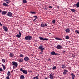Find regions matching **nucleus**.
<instances>
[{
    "label": "nucleus",
    "instance_id": "1",
    "mask_svg": "<svg viewBox=\"0 0 79 79\" xmlns=\"http://www.w3.org/2000/svg\"><path fill=\"white\" fill-rule=\"evenodd\" d=\"M32 36L30 35H28L25 37V39L26 40H32Z\"/></svg>",
    "mask_w": 79,
    "mask_h": 79
},
{
    "label": "nucleus",
    "instance_id": "2",
    "mask_svg": "<svg viewBox=\"0 0 79 79\" xmlns=\"http://www.w3.org/2000/svg\"><path fill=\"white\" fill-rule=\"evenodd\" d=\"M43 47H44V46L43 45H41V46H39L38 48V49L40 50L41 51V52L43 53V51L44 50V49H45L44 48H43Z\"/></svg>",
    "mask_w": 79,
    "mask_h": 79
},
{
    "label": "nucleus",
    "instance_id": "3",
    "mask_svg": "<svg viewBox=\"0 0 79 79\" xmlns=\"http://www.w3.org/2000/svg\"><path fill=\"white\" fill-rule=\"evenodd\" d=\"M9 76H11V73L10 71H8L7 73V76L6 77V79H10Z\"/></svg>",
    "mask_w": 79,
    "mask_h": 79
},
{
    "label": "nucleus",
    "instance_id": "4",
    "mask_svg": "<svg viewBox=\"0 0 79 79\" xmlns=\"http://www.w3.org/2000/svg\"><path fill=\"white\" fill-rule=\"evenodd\" d=\"M39 39L41 40H49L47 39V38H44L43 37H39Z\"/></svg>",
    "mask_w": 79,
    "mask_h": 79
},
{
    "label": "nucleus",
    "instance_id": "5",
    "mask_svg": "<svg viewBox=\"0 0 79 79\" xmlns=\"http://www.w3.org/2000/svg\"><path fill=\"white\" fill-rule=\"evenodd\" d=\"M12 63L13 66H15V67H18V63L17 62L13 61Z\"/></svg>",
    "mask_w": 79,
    "mask_h": 79
},
{
    "label": "nucleus",
    "instance_id": "6",
    "mask_svg": "<svg viewBox=\"0 0 79 79\" xmlns=\"http://www.w3.org/2000/svg\"><path fill=\"white\" fill-rule=\"evenodd\" d=\"M56 48L57 49H58V50H60V49H61L63 48V47L61 46L60 45H58L56 47Z\"/></svg>",
    "mask_w": 79,
    "mask_h": 79
},
{
    "label": "nucleus",
    "instance_id": "7",
    "mask_svg": "<svg viewBox=\"0 0 79 79\" xmlns=\"http://www.w3.org/2000/svg\"><path fill=\"white\" fill-rule=\"evenodd\" d=\"M2 27L3 28V29L5 32L8 31V27L5 26Z\"/></svg>",
    "mask_w": 79,
    "mask_h": 79
},
{
    "label": "nucleus",
    "instance_id": "8",
    "mask_svg": "<svg viewBox=\"0 0 79 79\" xmlns=\"http://www.w3.org/2000/svg\"><path fill=\"white\" fill-rule=\"evenodd\" d=\"M12 15L13 14H12V13L9 12L7 13V16H9V17H12Z\"/></svg>",
    "mask_w": 79,
    "mask_h": 79
},
{
    "label": "nucleus",
    "instance_id": "9",
    "mask_svg": "<svg viewBox=\"0 0 79 79\" xmlns=\"http://www.w3.org/2000/svg\"><path fill=\"white\" fill-rule=\"evenodd\" d=\"M29 60V58L27 56H25L24 58V60L26 61H28Z\"/></svg>",
    "mask_w": 79,
    "mask_h": 79
},
{
    "label": "nucleus",
    "instance_id": "10",
    "mask_svg": "<svg viewBox=\"0 0 79 79\" xmlns=\"http://www.w3.org/2000/svg\"><path fill=\"white\" fill-rule=\"evenodd\" d=\"M68 70H66V69H64V72L63 73V74H64V75H65L66 74V73H68Z\"/></svg>",
    "mask_w": 79,
    "mask_h": 79
},
{
    "label": "nucleus",
    "instance_id": "11",
    "mask_svg": "<svg viewBox=\"0 0 79 79\" xmlns=\"http://www.w3.org/2000/svg\"><path fill=\"white\" fill-rule=\"evenodd\" d=\"M14 54L12 53H10L9 54V56L10 57H11V58H13V56H14Z\"/></svg>",
    "mask_w": 79,
    "mask_h": 79
},
{
    "label": "nucleus",
    "instance_id": "12",
    "mask_svg": "<svg viewBox=\"0 0 79 79\" xmlns=\"http://www.w3.org/2000/svg\"><path fill=\"white\" fill-rule=\"evenodd\" d=\"M50 53L52 55H56V53H55V52L54 51L51 52Z\"/></svg>",
    "mask_w": 79,
    "mask_h": 79
},
{
    "label": "nucleus",
    "instance_id": "13",
    "mask_svg": "<svg viewBox=\"0 0 79 79\" xmlns=\"http://www.w3.org/2000/svg\"><path fill=\"white\" fill-rule=\"evenodd\" d=\"M23 73L25 74H27V70H26L25 69H24L23 71Z\"/></svg>",
    "mask_w": 79,
    "mask_h": 79
},
{
    "label": "nucleus",
    "instance_id": "14",
    "mask_svg": "<svg viewBox=\"0 0 79 79\" xmlns=\"http://www.w3.org/2000/svg\"><path fill=\"white\" fill-rule=\"evenodd\" d=\"M7 11H2V15H6V13H7Z\"/></svg>",
    "mask_w": 79,
    "mask_h": 79
},
{
    "label": "nucleus",
    "instance_id": "15",
    "mask_svg": "<svg viewBox=\"0 0 79 79\" xmlns=\"http://www.w3.org/2000/svg\"><path fill=\"white\" fill-rule=\"evenodd\" d=\"M71 76L72 78V79H74L75 77V75L73 74V73H71Z\"/></svg>",
    "mask_w": 79,
    "mask_h": 79
},
{
    "label": "nucleus",
    "instance_id": "16",
    "mask_svg": "<svg viewBox=\"0 0 79 79\" xmlns=\"http://www.w3.org/2000/svg\"><path fill=\"white\" fill-rule=\"evenodd\" d=\"M2 5L4 6H8V4L6 3L5 2H3Z\"/></svg>",
    "mask_w": 79,
    "mask_h": 79
},
{
    "label": "nucleus",
    "instance_id": "17",
    "mask_svg": "<svg viewBox=\"0 0 79 79\" xmlns=\"http://www.w3.org/2000/svg\"><path fill=\"white\" fill-rule=\"evenodd\" d=\"M65 31H66L67 33H68V32H69V31H70V30L68 28H67L65 30Z\"/></svg>",
    "mask_w": 79,
    "mask_h": 79
},
{
    "label": "nucleus",
    "instance_id": "18",
    "mask_svg": "<svg viewBox=\"0 0 79 79\" xmlns=\"http://www.w3.org/2000/svg\"><path fill=\"white\" fill-rule=\"evenodd\" d=\"M30 13L32 14V15H34L36 14V12H35L30 11Z\"/></svg>",
    "mask_w": 79,
    "mask_h": 79
},
{
    "label": "nucleus",
    "instance_id": "19",
    "mask_svg": "<svg viewBox=\"0 0 79 79\" xmlns=\"http://www.w3.org/2000/svg\"><path fill=\"white\" fill-rule=\"evenodd\" d=\"M20 78L21 79H24V76L23 75H21L20 76Z\"/></svg>",
    "mask_w": 79,
    "mask_h": 79
},
{
    "label": "nucleus",
    "instance_id": "20",
    "mask_svg": "<svg viewBox=\"0 0 79 79\" xmlns=\"http://www.w3.org/2000/svg\"><path fill=\"white\" fill-rule=\"evenodd\" d=\"M66 68V65L65 64H62V68H63V69H64Z\"/></svg>",
    "mask_w": 79,
    "mask_h": 79
},
{
    "label": "nucleus",
    "instance_id": "21",
    "mask_svg": "<svg viewBox=\"0 0 79 79\" xmlns=\"http://www.w3.org/2000/svg\"><path fill=\"white\" fill-rule=\"evenodd\" d=\"M55 39H56V40H62V39L60 38H58V37L55 38Z\"/></svg>",
    "mask_w": 79,
    "mask_h": 79
},
{
    "label": "nucleus",
    "instance_id": "22",
    "mask_svg": "<svg viewBox=\"0 0 79 79\" xmlns=\"http://www.w3.org/2000/svg\"><path fill=\"white\" fill-rule=\"evenodd\" d=\"M76 6L77 7V8L79 7V2H78L76 4Z\"/></svg>",
    "mask_w": 79,
    "mask_h": 79
},
{
    "label": "nucleus",
    "instance_id": "23",
    "mask_svg": "<svg viewBox=\"0 0 79 79\" xmlns=\"http://www.w3.org/2000/svg\"><path fill=\"white\" fill-rule=\"evenodd\" d=\"M16 36L17 37H18V38H19L20 37H21V35H20L17 34L16 35Z\"/></svg>",
    "mask_w": 79,
    "mask_h": 79
},
{
    "label": "nucleus",
    "instance_id": "24",
    "mask_svg": "<svg viewBox=\"0 0 79 79\" xmlns=\"http://www.w3.org/2000/svg\"><path fill=\"white\" fill-rule=\"evenodd\" d=\"M40 27H44V24L42 23L41 25L40 26Z\"/></svg>",
    "mask_w": 79,
    "mask_h": 79
},
{
    "label": "nucleus",
    "instance_id": "25",
    "mask_svg": "<svg viewBox=\"0 0 79 79\" xmlns=\"http://www.w3.org/2000/svg\"><path fill=\"white\" fill-rule=\"evenodd\" d=\"M5 2L6 3H9L10 2V0H4Z\"/></svg>",
    "mask_w": 79,
    "mask_h": 79
},
{
    "label": "nucleus",
    "instance_id": "26",
    "mask_svg": "<svg viewBox=\"0 0 79 79\" xmlns=\"http://www.w3.org/2000/svg\"><path fill=\"white\" fill-rule=\"evenodd\" d=\"M23 3H27V1L26 0H23Z\"/></svg>",
    "mask_w": 79,
    "mask_h": 79
},
{
    "label": "nucleus",
    "instance_id": "27",
    "mask_svg": "<svg viewBox=\"0 0 79 79\" xmlns=\"http://www.w3.org/2000/svg\"><path fill=\"white\" fill-rule=\"evenodd\" d=\"M50 76V79H53V78H54V77L53 76H51V75H49Z\"/></svg>",
    "mask_w": 79,
    "mask_h": 79
},
{
    "label": "nucleus",
    "instance_id": "28",
    "mask_svg": "<svg viewBox=\"0 0 79 79\" xmlns=\"http://www.w3.org/2000/svg\"><path fill=\"white\" fill-rule=\"evenodd\" d=\"M23 58H21L19 60V62H22V61H23Z\"/></svg>",
    "mask_w": 79,
    "mask_h": 79
},
{
    "label": "nucleus",
    "instance_id": "29",
    "mask_svg": "<svg viewBox=\"0 0 79 79\" xmlns=\"http://www.w3.org/2000/svg\"><path fill=\"white\" fill-rule=\"evenodd\" d=\"M72 12H75V10L74 9H71Z\"/></svg>",
    "mask_w": 79,
    "mask_h": 79
},
{
    "label": "nucleus",
    "instance_id": "30",
    "mask_svg": "<svg viewBox=\"0 0 79 79\" xmlns=\"http://www.w3.org/2000/svg\"><path fill=\"white\" fill-rule=\"evenodd\" d=\"M2 66L3 67V69H5V68H6L5 67V65H4L3 64H2Z\"/></svg>",
    "mask_w": 79,
    "mask_h": 79
},
{
    "label": "nucleus",
    "instance_id": "31",
    "mask_svg": "<svg viewBox=\"0 0 79 79\" xmlns=\"http://www.w3.org/2000/svg\"><path fill=\"white\" fill-rule=\"evenodd\" d=\"M65 39H69V36L68 35H67L65 36Z\"/></svg>",
    "mask_w": 79,
    "mask_h": 79
},
{
    "label": "nucleus",
    "instance_id": "32",
    "mask_svg": "<svg viewBox=\"0 0 79 79\" xmlns=\"http://www.w3.org/2000/svg\"><path fill=\"white\" fill-rule=\"evenodd\" d=\"M20 56V57H22V58H23V56H24V55L23 54H20L19 55Z\"/></svg>",
    "mask_w": 79,
    "mask_h": 79
},
{
    "label": "nucleus",
    "instance_id": "33",
    "mask_svg": "<svg viewBox=\"0 0 79 79\" xmlns=\"http://www.w3.org/2000/svg\"><path fill=\"white\" fill-rule=\"evenodd\" d=\"M56 68V66H54L52 68V69L53 70H55V69Z\"/></svg>",
    "mask_w": 79,
    "mask_h": 79
},
{
    "label": "nucleus",
    "instance_id": "34",
    "mask_svg": "<svg viewBox=\"0 0 79 79\" xmlns=\"http://www.w3.org/2000/svg\"><path fill=\"white\" fill-rule=\"evenodd\" d=\"M52 23H53V24H55V20L54 19L52 20Z\"/></svg>",
    "mask_w": 79,
    "mask_h": 79
},
{
    "label": "nucleus",
    "instance_id": "35",
    "mask_svg": "<svg viewBox=\"0 0 79 79\" xmlns=\"http://www.w3.org/2000/svg\"><path fill=\"white\" fill-rule=\"evenodd\" d=\"M2 63H4V62H5V60L4 59H2Z\"/></svg>",
    "mask_w": 79,
    "mask_h": 79
},
{
    "label": "nucleus",
    "instance_id": "36",
    "mask_svg": "<svg viewBox=\"0 0 79 79\" xmlns=\"http://www.w3.org/2000/svg\"><path fill=\"white\" fill-rule=\"evenodd\" d=\"M53 76L54 75V73H51L50 75L49 76Z\"/></svg>",
    "mask_w": 79,
    "mask_h": 79
},
{
    "label": "nucleus",
    "instance_id": "37",
    "mask_svg": "<svg viewBox=\"0 0 79 79\" xmlns=\"http://www.w3.org/2000/svg\"><path fill=\"white\" fill-rule=\"evenodd\" d=\"M0 71H3V69L2 68H0ZM0 73H1V72H0Z\"/></svg>",
    "mask_w": 79,
    "mask_h": 79
},
{
    "label": "nucleus",
    "instance_id": "38",
    "mask_svg": "<svg viewBox=\"0 0 79 79\" xmlns=\"http://www.w3.org/2000/svg\"><path fill=\"white\" fill-rule=\"evenodd\" d=\"M33 17H34V18H35V19H37V17L36 16H33Z\"/></svg>",
    "mask_w": 79,
    "mask_h": 79
},
{
    "label": "nucleus",
    "instance_id": "39",
    "mask_svg": "<svg viewBox=\"0 0 79 79\" xmlns=\"http://www.w3.org/2000/svg\"><path fill=\"white\" fill-rule=\"evenodd\" d=\"M20 70V71H22V72H23V68H21Z\"/></svg>",
    "mask_w": 79,
    "mask_h": 79
},
{
    "label": "nucleus",
    "instance_id": "40",
    "mask_svg": "<svg viewBox=\"0 0 79 79\" xmlns=\"http://www.w3.org/2000/svg\"><path fill=\"white\" fill-rule=\"evenodd\" d=\"M19 35H21V32H20V31H19Z\"/></svg>",
    "mask_w": 79,
    "mask_h": 79
},
{
    "label": "nucleus",
    "instance_id": "41",
    "mask_svg": "<svg viewBox=\"0 0 79 79\" xmlns=\"http://www.w3.org/2000/svg\"><path fill=\"white\" fill-rule=\"evenodd\" d=\"M47 26V25L46 23H45L44 24V27H45Z\"/></svg>",
    "mask_w": 79,
    "mask_h": 79
},
{
    "label": "nucleus",
    "instance_id": "42",
    "mask_svg": "<svg viewBox=\"0 0 79 79\" xmlns=\"http://www.w3.org/2000/svg\"><path fill=\"white\" fill-rule=\"evenodd\" d=\"M56 55H60V54H59V53H56Z\"/></svg>",
    "mask_w": 79,
    "mask_h": 79
},
{
    "label": "nucleus",
    "instance_id": "43",
    "mask_svg": "<svg viewBox=\"0 0 79 79\" xmlns=\"http://www.w3.org/2000/svg\"><path fill=\"white\" fill-rule=\"evenodd\" d=\"M48 8H52V7L51 6H50L48 7Z\"/></svg>",
    "mask_w": 79,
    "mask_h": 79
},
{
    "label": "nucleus",
    "instance_id": "44",
    "mask_svg": "<svg viewBox=\"0 0 79 79\" xmlns=\"http://www.w3.org/2000/svg\"><path fill=\"white\" fill-rule=\"evenodd\" d=\"M72 57H75V55H74L72 54Z\"/></svg>",
    "mask_w": 79,
    "mask_h": 79
},
{
    "label": "nucleus",
    "instance_id": "45",
    "mask_svg": "<svg viewBox=\"0 0 79 79\" xmlns=\"http://www.w3.org/2000/svg\"><path fill=\"white\" fill-rule=\"evenodd\" d=\"M48 61H50V60H51V59H50V58H49L48 59Z\"/></svg>",
    "mask_w": 79,
    "mask_h": 79
},
{
    "label": "nucleus",
    "instance_id": "46",
    "mask_svg": "<svg viewBox=\"0 0 79 79\" xmlns=\"http://www.w3.org/2000/svg\"><path fill=\"white\" fill-rule=\"evenodd\" d=\"M35 20H36V19H33V21L35 22Z\"/></svg>",
    "mask_w": 79,
    "mask_h": 79
},
{
    "label": "nucleus",
    "instance_id": "47",
    "mask_svg": "<svg viewBox=\"0 0 79 79\" xmlns=\"http://www.w3.org/2000/svg\"><path fill=\"white\" fill-rule=\"evenodd\" d=\"M0 26H3V25H2V24H1V23L0 22Z\"/></svg>",
    "mask_w": 79,
    "mask_h": 79
},
{
    "label": "nucleus",
    "instance_id": "48",
    "mask_svg": "<svg viewBox=\"0 0 79 79\" xmlns=\"http://www.w3.org/2000/svg\"><path fill=\"white\" fill-rule=\"evenodd\" d=\"M57 8H58V9H59V8H60V6H57Z\"/></svg>",
    "mask_w": 79,
    "mask_h": 79
},
{
    "label": "nucleus",
    "instance_id": "49",
    "mask_svg": "<svg viewBox=\"0 0 79 79\" xmlns=\"http://www.w3.org/2000/svg\"><path fill=\"white\" fill-rule=\"evenodd\" d=\"M15 66H13V69H15Z\"/></svg>",
    "mask_w": 79,
    "mask_h": 79
},
{
    "label": "nucleus",
    "instance_id": "50",
    "mask_svg": "<svg viewBox=\"0 0 79 79\" xmlns=\"http://www.w3.org/2000/svg\"><path fill=\"white\" fill-rule=\"evenodd\" d=\"M32 71L31 70L29 71V73H32Z\"/></svg>",
    "mask_w": 79,
    "mask_h": 79
},
{
    "label": "nucleus",
    "instance_id": "51",
    "mask_svg": "<svg viewBox=\"0 0 79 79\" xmlns=\"http://www.w3.org/2000/svg\"><path fill=\"white\" fill-rule=\"evenodd\" d=\"M39 54H42V52H40V53H39Z\"/></svg>",
    "mask_w": 79,
    "mask_h": 79
},
{
    "label": "nucleus",
    "instance_id": "52",
    "mask_svg": "<svg viewBox=\"0 0 79 79\" xmlns=\"http://www.w3.org/2000/svg\"><path fill=\"white\" fill-rule=\"evenodd\" d=\"M36 77V78H37L38 77V76H36V77Z\"/></svg>",
    "mask_w": 79,
    "mask_h": 79
},
{
    "label": "nucleus",
    "instance_id": "53",
    "mask_svg": "<svg viewBox=\"0 0 79 79\" xmlns=\"http://www.w3.org/2000/svg\"><path fill=\"white\" fill-rule=\"evenodd\" d=\"M35 78H36V77H35L33 78V79H35Z\"/></svg>",
    "mask_w": 79,
    "mask_h": 79
},
{
    "label": "nucleus",
    "instance_id": "54",
    "mask_svg": "<svg viewBox=\"0 0 79 79\" xmlns=\"http://www.w3.org/2000/svg\"><path fill=\"white\" fill-rule=\"evenodd\" d=\"M65 52H66V51H64L63 53H65Z\"/></svg>",
    "mask_w": 79,
    "mask_h": 79
},
{
    "label": "nucleus",
    "instance_id": "55",
    "mask_svg": "<svg viewBox=\"0 0 79 79\" xmlns=\"http://www.w3.org/2000/svg\"><path fill=\"white\" fill-rule=\"evenodd\" d=\"M2 12V10H0V12L1 13Z\"/></svg>",
    "mask_w": 79,
    "mask_h": 79
},
{
    "label": "nucleus",
    "instance_id": "56",
    "mask_svg": "<svg viewBox=\"0 0 79 79\" xmlns=\"http://www.w3.org/2000/svg\"><path fill=\"white\" fill-rule=\"evenodd\" d=\"M39 76V74H38L37 76Z\"/></svg>",
    "mask_w": 79,
    "mask_h": 79
},
{
    "label": "nucleus",
    "instance_id": "57",
    "mask_svg": "<svg viewBox=\"0 0 79 79\" xmlns=\"http://www.w3.org/2000/svg\"><path fill=\"white\" fill-rule=\"evenodd\" d=\"M36 79H39V77L38 78H36Z\"/></svg>",
    "mask_w": 79,
    "mask_h": 79
},
{
    "label": "nucleus",
    "instance_id": "58",
    "mask_svg": "<svg viewBox=\"0 0 79 79\" xmlns=\"http://www.w3.org/2000/svg\"><path fill=\"white\" fill-rule=\"evenodd\" d=\"M11 72L12 73V72H13V70H12Z\"/></svg>",
    "mask_w": 79,
    "mask_h": 79
},
{
    "label": "nucleus",
    "instance_id": "59",
    "mask_svg": "<svg viewBox=\"0 0 79 79\" xmlns=\"http://www.w3.org/2000/svg\"><path fill=\"white\" fill-rule=\"evenodd\" d=\"M45 79H48V78L47 77H46L45 78Z\"/></svg>",
    "mask_w": 79,
    "mask_h": 79
},
{
    "label": "nucleus",
    "instance_id": "60",
    "mask_svg": "<svg viewBox=\"0 0 79 79\" xmlns=\"http://www.w3.org/2000/svg\"><path fill=\"white\" fill-rule=\"evenodd\" d=\"M74 6H76V4H74Z\"/></svg>",
    "mask_w": 79,
    "mask_h": 79
},
{
    "label": "nucleus",
    "instance_id": "61",
    "mask_svg": "<svg viewBox=\"0 0 79 79\" xmlns=\"http://www.w3.org/2000/svg\"><path fill=\"white\" fill-rule=\"evenodd\" d=\"M49 34H51V33H49Z\"/></svg>",
    "mask_w": 79,
    "mask_h": 79
},
{
    "label": "nucleus",
    "instance_id": "62",
    "mask_svg": "<svg viewBox=\"0 0 79 79\" xmlns=\"http://www.w3.org/2000/svg\"><path fill=\"white\" fill-rule=\"evenodd\" d=\"M71 31H73V29L71 30Z\"/></svg>",
    "mask_w": 79,
    "mask_h": 79
}]
</instances>
